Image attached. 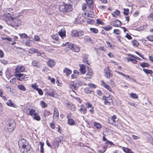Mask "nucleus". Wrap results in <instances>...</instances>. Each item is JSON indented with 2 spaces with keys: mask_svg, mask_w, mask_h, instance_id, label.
<instances>
[{
  "mask_svg": "<svg viewBox=\"0 0 153 153\" xmlns=\"http://www.w3.org/2000/svg\"><path fill=\"white\" fill-rule=\"evenodd\" d=\"M19 148L21 149V151L24 153H27L30 150V146L28 144V141L24 139H19L18 142Z\"/></svg>",
  "mask_w": 153,
  "mask_h": 153,
  "instance_id": "obj_1",
  "label": "nucleus"
},
{
  "mask_svg": "<svg viewBox=\"0 0 153 153\" xmlns=\"http://www.w3.org/2000/svg\"><path fill=\"white\" fill-rule=\"evenodd\" d=\"M25 70V68L22 65L18 66L15 69L14 73L15 76L18 77V80H23L26 75L21 73V72H23Z\"/></svg>",
  "mask_w": 153,
  "mask_h": 153,
  "instance_id": "obj_2",
  "label": "nucleus"
},
{
  "mask_svg": "<svg viewBox=\"0 0 153 153\" xmlns=\"http://www.w3.org/2000/svg\"><path fill=\"white\" fill-rule=\"evenodd\" d=\"M59 10L61 12L65 14L71 11L72 10V5L64 3L61 4L59 7Z\"/></svg>",
  "mask_w": 153,
  "mask_h": 153,
  "instance_id": "obj_3",
  "label": "nucleus"
},
{
  "mask_svg": "<svg viewBox=\"0 0 153 153\" xmlns=\"http://www.w3.org/2000/svg\"><path fill=\"white\" fill-rule=\"evenodd\" d=\"M16 124L13 120H9L6 123V127L8 132H12L15 129Z\"/></svg>",
  "mask_w": 153,
  "mask_h": 153,
  "instance_id": "obj_4",
  "label": "nucleus"
},
{
  "mask_svg": "<svg viewBox=\"0 0 153 153\" xmlns=\"http://www.w3.org/2000/svg\"><path fill=\"white\" fill-rule=\"evenodd\" d=\"M111 71L109 69V68H106L104 70L105 75L108 78H111L113 76V74L111 73Z\"/></svg>",
  "mask_w": 153,
  "mask_h": 153,
  "instance_id": "obj_5",
  "label": "nucleus"
},
{
  "mask_svg": "<svg viewBox=\"0 0 153 153\" xmlns=\"http://www.w3.org/2000/svg\"><path fill=\"white\" fill-rule=\"evenodd\" d=\"M6 23L8 25L13 27L14 18L10 16L7 17L5 19Z\"/></svg>",
  "mask_w": 153,
  "mask_h": 153,
  "instance_id": "obj_6",
  "label": "nucleus"
},
{
  "mask_svg": "<svg viewBox=\"0 0 153 153\" xmlns=\"http://www.w3.org/2000/svg\"><path fill=\"white\" fill-rule=\"evenodd\" d=\"M93 72L91 68H88L86 72V77L88 79H91L93 76Z\"/></svg>",
  "mask_w": 153,
  "mask_h": 153,
  "instance_id": "obj_7",
  "label": "nucleus"
},
{
  "mask_svg": "<svg viewBox=\"0 0 153 153\" xmlns=\"http://www.w3.org/2000/svg\"><path fill=\"white\" fill-rule=\"evenodd\" d=\"M79 111L84 114H85L87 112V109L85 105L83 104H81L80 105V108Z\"/></svg>",
  "mask_w": 153,
  "mask_h": 153,
  "instance_id": "obj_8",
  "label": "nucleus"
},
{
  "mask_svg": "<svg viewBox=\"0 0 153 153\" xmlns=\"http://www.w3.org/2000/svg\"><path fill=\"white\" fill-rule=\"evenodd\" d=\"M111 25L114 27H118L121 25V23L120 21L117 19L115 21L111 22Z\"/></svg>",
  "mask_w": 153,
  "mask_h": 153,
  "instance_id": "obj_9",
  "label": "nucleus"
},
{
  "mask_svg": "<svg viewBox=\"0 0 153 153\" xmlns=\"http://www.w3.org/2000/svg\"><path fill=\"white\" fill-rule=\"evenodd\" d=\"M55 64V62L53 59H49L47 62V65L51 68H53Z\"/></svg>",
  "mask_w": 153,
  "mask_h": 153,
  "instance_id": "obj_10",
  "label": "nucleus"
},
{
  "mask_svg": "<svg viewBox=\"0 0 153 153\" xmlns=\"http://www.w3.org/2000/svg\"><path fill=\"white\" fill-rule=\"evenodd\" d=\"M86 3L90 10L94 9V1L93 0H86Z\"/></svg>",
  "mask_w": 153,
  "mask_h": 153,
  "instance_id": "obj_11",
  "label": "nucleus"
},
{
  "mask_svg": "<svg viewBox=\"0 0 153 153\" xmlns=\"http://www.w3.org/2000/svg\"><path fill=\"white\" fill-rule=\"evenodd\" d=\"M67 107L72 111H75L76 110L75 105L71 103H68L67 104Z\"/></svg>",
  "mask_w": 153,
  "mask_h": 153,
  "instance_id": "obj_12",
  "label": "nucleus"
},
{
  "mask_svg": "<svg viewBox=\"0 0 153 153\" xmlns=\"http://www.w3.org/2000/svg\"><path fill=\"white\" fill-rule=\"evenodd\" d=\"M101 82L102 83L101 85L102 86H104L110 92H112L111 87L108 85L103 80L101 81Z\"/></svg>",
  "mask_w": 153,
  "mask_h": 153,
  "instance_id": "obj_13",
  "label": "nucleus"
},
{
  "mask_svg": "<svg viewBox=\"0 0 153 153\" xmlns=\"http://www.w3.org/2000/svg\"><path fill=\"white\" fill-rule=\"evenodd\" d=\"M13 23V26H18L21 25V21L19 19L14 18Z\"/></svg>",
  "mask_w": 153,
  "mask_h": 153,
  "instance_id": "obj_14",
  "label": "nucleus"
},
{
  "mask_svg": "<svg viewBox=\"0 0 153 153\" xmlns=\"http://www.w3.org/2000/svg\"><path fill=\"white\" fill-rule=\"evenodd\" d=\"M13 49L14 50L16 51L18 53H22L23 51H24V50L23 48L17 47L16 46H14L12 47Z\"/></svg>",
  "mask_w": 153,
  "mask_h": 153,
  "instance_id": "obj_15",
  "label": "nucleus"
},
{
  "mask_svg": "<svg viewBox=\"0 0 153 153\" xmlns=\"http://www.w3.org/2000/svg\"><path fill=\"white\" fill-rule=\"evenodd\" d=\"M74 45V44L68 42H66L65 44H63L62 45V46L64 47L65 46H67L69 49L72 50Z\"/></svg>",
  "mask_w": 153,
  "mask_h": 153,
  "instance_id": "obj_16",
  "label": "nucleus"
},
{
  "mask_svg": "<svg viewBox=\"0 0 153 153\" xmlns=\"http://www.w3.org/2000/svg\"><path fill=\"white\" fill-rule=\"evenodd\" d=\"M54 110L53 118L54 119H56L59 117V112L57 108L56 107L54 108Z\"/></svg>",
  "mask_w": 153,
  "mask_h": 153,
  "instance_id": "obj_17",
  "label": "nucleus"
},
{
  "mask_svg": "<svg viewBox=\"0 0 153 153\" xmlns=\"http://www.w3.org/2000/svg\"><path fill=\"white\" fill-rule=\"evenodd\" d=\"M110 95H109L108 97H103L102 100L105 101L104 104L105 105L107 104V103H110V102L108 101L110 100H112L111 98H110Z\"/></svg>",
  "mask_w": 153,
  "mask_h": 153,
  "instance_id": "obj_18",
  "label": "nucleus"
},
{
  "mask_svg": "<svg viewBox=\"0 0 153 153\" xmlns=\"http://www.w3.org/2000/svg\"><path fill=\"white\" fill-rule=\"evenodd\" d=\"M80 68L79 70L82 74H85L86 71V69L85 66L83 64L80 65Z\"/></svg>",
  "mask_w": 153,
  "mask_h": 153,
  "instance_id": "obj_19",
  "label": "nucleus"
},
{
  "mask_svg": "<svg viewBox=\"0 0 153 153\" xmlns=\"http://www.w3.org/2000/svg\"><path fill=\"white\" fill-rule=\"evenodd\" d=\"M117 118L116 115H114L111 117L110 120H109V123L111 124H113L114 123H115V119Z\"/></svg>",
  "mask_w": 153,
  "mask_h": 153,
  "instance_id": "obj_20",
  "label": "nucleus"
},
{
  "mask_svg": "<svg viewBox=\"0 0 153 153\" xmlns=\"http://www.w3.org/2000/svg\"><path fill=\"white\" fill-rule=\"evenodd\" d=\"M6 104L8 106H9L13 107L15 108H16L17 106L16 105L13 104V103L12 102V101L10 99L8 100Z\"/></svg>",
  "mask_w": 153,
  "mask_h": 153,
  "instance_id": "obj_21",
  "label": "nucleus"
},
{
  "mask_svg": "<svg viewBox=\"0 0 153 153\" xmlns=\"http://www.w3.org/2000/svg\"><path fill=\"white\" fill-rule=\"evenodd\" d=\"M47 90H48V93L50 96L52 97L54 96V92L53 89H52L50 88H48L47 89Z\"/></svg>",
  "mask_w": 153,
  "mask_h": 153,
  "instance_id": "obj_22",
  "label": "nucleus"
},
{
  "mask_svg": "<svg viewBox=\"0 0 153 153\" xmlns=\"http://www.w3.org/2000/svg\"><path fill=\"white\" fill-rule=\"evenodd\" d=\"M61 142L60 140L58 141L56 140H55L53 141V147L55 148H57L59 146V142Z\"/></svg>",
  "mask_w": 153,
  "mask_h": 153,
  "instance_id": "obj_23",
  "label": "nucleus"
},
{
  "mask_svg": "<svg viewBox=\"0 0 153 153\" xmlns=\"http://www.w3.org/2000/svg\"><path fill=\"white\" fill-rule=\"evenodd\" d=\"M63 72L66 74L67 76H68L71 73V71L67 68H65L63 70Z\"/></svg>",
  "mask_w": 153,
  "mask_h": 153,
  "instance_id": "obj_24",
  "label": "nucleus"
},
{
  "mask_svg": "<svg viewBox=\"0 0 153 153\" xmlns=\"http://www.w3.org/2000/svg\"><path fill=\"white\" fill-rule=\"evenodd\" d=\"M120 14V11L117 10L114 13H112L113 16L117 18V16H119Z\"/></svg>",
  "mask_w": 153,
  "mask_h": 153,
  "instance_id": "obj_25",
  "label": "nucleus"
},
{
  "mask_svg": "<svg viewBox=\"0 0 153 153\" xmlns=\"http://www.w3.org/2000/svg\"><path fill=\"white\" fill-rule=\"evenodd\" d=\"M35 110L33 109H31L29 112L28 114L31 115L32 117L36 114Z\"/></svg>",
  "mask_w": 153,
  "mask_h": 153,
  "instance_id": "obj_26",
  "label": "nucleus"
},
{
  "mask_svg": "<svg viewBox=\"0 0 153 153\" xmlns=\"http://www.w3.org/2000/svg\"><path fill=\"white\" fill-rule=\"evenodd\" d=\"M72 50L75 52H78L80 51V48L76 45H74Z\"/></svg>",
  "mask_w": 153,
  "mask_h": 153,
  "instance_id": "obj_27",
  "label": "nucleus"
},
{
  "mask_svg": "<svg viewBox=\"0 0 153 153\" xmlns=\"http://www.w3.org/2000/svg\"><path fill=\"white\" fill-rule=\"evenodd\" d=\"M67 123L68 125L71 126L74 125L76 123L74 120L72 119L68 120Z\"/></svg>",
  "mask_w": 153,
  "mask_h": 153,
  "instance_id": "obj_28",
  "label": "nucleus"
},
{
  "mask_svg": "<svg viewBox=\"0 0 153 153\" xmlns=\"http://www.w3.org/2000/svg\"><path fill=\"white\" fill-rule=\"evenodd\" d=\"M123 150L126 153H134L130 149L128 148L123 147Z\"/></svg>",
  "mask_w": 153,
  "mask_h": 153,
  "instance_id": "obj_29",
  "label": "nucleus"
},
{
  "mask_svg": "<svg viewBox=\"0 0 153 153\" xmlns=\"http://www.w3.org/2000/svg\"><path fill=\"white\" fill-rule=\"evenodd\" d=\"M59 35L62 38L63 36H65V32L64 30H61L59 32Z\"/></svg>",
  "mask_w": 153,
  "mask_h": 153,
  "instance_id": "obj_30",
  "label": "nucleus"
},
{
  "mask_svg": "<svg viewBox=\"0 0 153 153\" xmlns=\"http://www.w3.org/2000/svg\"><path fill=\"white\" fill-rule=\"evenodd\" d=\"M19 36L21 39H26L27 38H28L29 39H30V37L28 36L25 33L20 34H19Z\"/></svg>",
  "mask_w": 153,
  "mask_h": 153,
  "instance_id": "obj_31",
  "label": "nucleus"
},
{
  "mask_svg": "<svg viewBox=\"0 0 153 153\" xmlns=\"http://www.w3.org/2000/svg\"><path fill=\"white\" fill-rule=\"evenodd\" d=\"M32 64L33 66H36L38 67H39L40 66V63L36 61H33L32 62Z\"/></svg>",
  "mask_w": 153,
  "mask_h": 153,
  "instance_id": "obj_32",
  "label": "nucleus"
},
{
  "mask_svg": "<svg viewBox=\"0 0 153 153\" xmlns=\"http://www.w3.org/2000/svg\"><path fill=\"white\" fill-rule=\"evenodd\" d=\"M71 35L72 36L76 37L78 36V31L76 30H73L71 31Z\"/></svg>",
  "mask_w": 153,
  "mask_h": 153,
  "instance_id": "obj_33",
  "label": "nucleus"
},
{
  "mask_svg": "<svg viewBox=\"0 0 153 153\" xmlns=\"http://www.w3.org/2000/svg\"><path fill=\"white\" fill-rule=\"evenodd\" d=\"M105 144L106 145V146H107V147L108 146L109 147H110L112 145H114V144L112 142L108 140H107Z\"/></svg>",
  "mask_w": 153,
  "mask_h": 153,
  "instance_id": "obj_34",
  "label": "nucleus"
},
{
  "mask_svg": "<svg viewBox=\"0 0 153 153\" xmlns=\"http://www.w3.org/2000/svg\"><path fill=\"white\" fill-rule=\"evenodd\" d=\"M33 119L37 121H39L40 120V117L39 115L37 113L32 117Z\"/></svg>",
  "mask_w": 153,
  "mask_h": 153,
  "instance_id": "obj_35",
  "label": "nucleus"
},
{
  "mask_svg": "<svg viewBox=\"0 0 153 153\" xmlns=\"http://www.w3.org/2000/svg\"><path fill=\"white\" fill-rule=\"evenodd\" d=\"M18 88L23 91H25L26 90V88L23 85H19L18 86Z\"/></svg>",
  "mask_w": 153,
  "mask_h": 153,
  "instance_id": "obj_36",
  "label": "nucleus"
},
{
  "mask_svg": "<svg viewBox=\"0 0 153 153\" xmlns=\"http://www.w3.org/2000/svg\"><path fill=\"white\" fill-rule=\"evenodd\" d=\"M94 126L97 129L100 128L102 127V126L100 123L96 122L94 123Z\"/></svg>",
  "mask_w": 153,
  "mask_h": 153,
  "instance_id": "obj_37",
  "label": "nucleus"
},
{
  "mask_svg": "<svg viewBox=\"0 0 153 153\" xmlns=\"http://www.w3.org/2000/svg\"><path fill=\"white\" fill-rule=\"evenodd\" d=\"M143 71L147 74H152L153 73V72L150 70H148L144 68L143 69Z\"/></svg>",
  "mask_w": 153,
  "mask_h": 153,
  "instance_id": "obj_38",
  "label": "nucleus"
},
{
  "mask_svg": "<svg viewBox=\"0 0 153 153\" xmlns=\"http://www.w3.org/2000/svg\"><path fill=\"white\" fill-rule=\"evenodd\" d=\"M130 97L133 99H137L138 97V95L136 94L131 93L130 94Z\"/></svg>",
  "mask_w": 153,
  "mask_h": 153,
  "instance_id": "obj_39",
  "label": "nucleus"
},
{
  "mask_svg": "<svg viewBox=\"0 0 153 153\" xmlns=\"http://www.w3.org/2000/svg\"><path fill=\"white\" fill-rule=\"evenodd\" d=\"M131 43L133 45L134 47H137L138 46L139 43L137 41L135 40H133L131 42Z\"/></svg>",
  "mask_w": 153,
  "mask_h": 153,
  "instance_id": "obj_40",
  "label": "nucleus"
},
{
  "mask_svg": "<svg viewBox=\"0 0 153 153\" xmlns=\"http://www.w3.org/2000/svg\"><path fill=\"white\" fill-rule=\"evenodd\" d=\"M140 66L143 68L147 67L149 66V64L147 63L143 62L140 63Z\"/></svg>",
  "mask_w": 153,
  "mask_h": 153,
  "instance_id": "obj_41",
  "label": "nucleus"
},
{
  "mask_svg": "<svg viewBox=\"0 0 153 153\" xmlns=\"http://www.w3.org/2000/svg\"><path fill=\"white\" fill-rule=\"evenodd\" d=\"M51 114L50 112L47 110H45L44 112V115L45 117L49 116Z\"/></svg>",
  "mask_w": 153,
  "mask_h": 153,
  "instance_id": "obj_42",
  "label": "nucleus"
},
{
  "mask_svg": "<svg viewBox=\"0 0 153 153\" xmlns=\"http://www.w3.org/2000/svg\"><path fill=\"white\" fill-rule=\"evenodd\" d=\"M39 143L40 144V152L41 153H44L43 146L44 145V143H42L41 142H40Z\"/></svg>",
  "mask_w": 153,
  "mask_h": 153,
  "instance_id": "obj_43",
  "label": "nucleus"
},
{
  "mask_svg": "<svg viewBox=\"0 0 153 153\" xmlns=\"http://www.w3.org/2000/svg\"><path fill=\"white\" fill-rule=\"evenodd\" d=\"M40 104L42 108H45L47 106V104L43 101H41Z\"/></svg>",
  "mask_w": 153,
  "mask_h": 153,
  "instance_id": "obj_44",
  "label": "nucleus"
},
{
  "mask_svg": "<svg viewBox=\"0 0 153 153\" xmlns=\"http://www.w3.org/2000/svg\"><path fill=\"white\" fill-rule=\"evenodd\" d=\"M90 30L91 32L94 33H97L98 32V30L95 28H91Z\"/></svg>",
  "mask_w": 153,
  "mask_h": 153,
  "instance_id": "obj_45",
  "label": "nucleus"
},
{
  "mask_svg": "<svg viewBox=\"0 0 153 153\" xmlns=\"http://www.w3.org/2000/svg\"><path fill=\"white\" fill-rule=\"evenodd\" d=\"M108 148V147L107 146H104L103 147V149L99 150L98 152L100 153H103L105 152L106 150Z\"/></svg>",
  "mask_w": 153,
  "mask_h": 153,
  "instance_id": "obj_46",
  "label": "nucleus"
},
{
  "mask_svg": "<svg viewBox=\"0 0 153 153\" xmlns=\"http://www.w3.org/2000/svg\"><path fill=\"white\" fill-rule=\"evenodd\" d=\"M70 87L72 90H77L78 88V87L77 86H76L74 84L71 85Z\"/></svg>",
  "mask_w": 153,
  "mask_h": 153,
  "instance_id": "obj_47",
  "label": "nucleus"
},
{
  "mask_svg": "<svg viewBox=\"0 0 153 153\" xmlns=\"http://www.w3.org/2000/svg\"><path fill=\"white\" fill-rule=\"evenodd\" d=\"M103 28L106 30L108 31L111 30L112 28L111 26H110L109 25L108 26H105L103 27Z\"/></svg>",
  "mask_w": 153,
  "mask_h": 153,
  "instance_id": "obj_48",
  "label": "nucleus"
},
{
  "mask_svg": "<svg viewBox=\"0 0 153 153\" xmlns=\"http://www.w3.org/2000/svg\"><path fill=\"white\" fill-rule=\"evenodd\" d=\"M127 59L128 62L131 61L134 64L137 63V61L136 60L134 59L128 58H127Z\"/></svg>",
  "mask_w": 153,
  "mask_h": 153,
  "instance_id": "obj_49",
  "label": "nucleus"
},
{
  "mask_svg": "<svg viewBox=\"0 0 153 153\" xmlns=\"http://www.w3.org/2000/svg\"><path fill=\"white\" fill-rule=\"evenodd\" d=\"M123 14L126 15H128L129 13V10L128 9L124 8L123 9Z\"/></svg>",
  "mask_w": 153,
  "mask_h": 153,
  "instance_id": "obj_50",
  "label": "nucleus"
},
{
  "mask_svg": "<svg viewBox=\"0 0 153 153\" xmlns=\"http://www.w3.org/2000/svg\"><path fill=\"white\" fill-rule=\"evenodd\" d=\"M85 92L88 94H90L91 92V89L89 88H86L85 89Z\"/></svg>",
  "mask_w": 153,
  "mask_h": 153,
  "instance_id": "obj_51",
  "label": "nucleus"
},
{
  "mask_svg": "<svg viewBox=\"0 0 153 153\" xmlns=\"http://www.w3.org/2000/svg\"><path fill=\"white\" fill-rule=\"evenodd\" d=\"M87 16L88 17L92 18L94 17V15L91 11H88V13Z\"/></svg>",
  "mask_w": 153,
  "mask_h": 153,
  "instance_id": "obj_52",
  "label": "nucleus"
},
{
  "mask_svg": "<svg viewBox=\"0 0 153 153\" xmlns=\"http://www.w3.org/2000/svg\"><path fill=\"white\" fill-rule=\"evenodd\" d=\"M31 87L33 89L36 90V91L39 88H38V86L36 85V83L32 85H31Z\"/></svg>",
  "mask_w": 153,
  "mask_h": 153,
  "instance_id": "obj_53",
  "label": "nucleus"
},
{
  "mask_svg": "<svg viewBox=\"0 0 153 153\" xmlns=\"http://www.w3.org/2000/svg\"><path fill=\"white\" fill-rule=\"evenodd\" d=\"M114 33L116 34L119 35L120 33L121 32L119 29H115L114 30Z\"/></svg>",
  "mask_w": 153,
  "mask_h": 153,
  "instance_id": "obj_54",
  "label": "nucleus"
},
{
  "mask_svg": "<svg viewBox=\"0 0 153 153\" xmlns=\"http://www.w3.org/2000/svg\"><path fill=\"white\" fill-rule=\"evenodd\" d=\"M146 38L148 40L151 42H153V36L151 35L147 36Z\"/></svg>",
  "mask_w": 153,
  "mask_h": 153,
  "instance_id": "obj_55",
  "label": "nucleus"
},
{
  "mask_svg": "<svg viewBox=\"0 0 153 153\" xmlns=\"http://www.w3.org/2000/svg\"><path fill=\"white\" fill-rule=\"evenodd\" d=\"M97 23L98 24H100V25H103L104 24V22H102L101 21V20L100 19H97Z\"/></svg>",
  "mask_w": 153,
  "mask_h": 153,
  "instance_id": "obj_56",
  "label": "nucleus"
},
{
  "mask_svg": "<svg viewBox=\"0 0 153 153\" xmlns=\"http://www.w3.org/2000/svg\"><path fill=\"white\" fill-rule=\"evenodd\" d=\"M88 86H89L90 87L93 88H95L96 87V85L92 83H89L88 84Z\"/></svg>",
  "mask_w": 153,
  "mask_h": 153,
  "instance_id": "obj_57",
  "label": "nucleus"
},
{
  "mask_svg": "<svg viewBox=\"0 0 153 153\" xmlns=\"http://www.w3.org/2000/svg\"><path fill=\"white\" fill-rule=\"evenodd\" d=\"M128 104L131 105L132 106L135 107H137V104H136L135 103L133 102H129L128 103Z\"/></svg>",
  "mask_w": 153,
  "mask_h": 153,
  "instance_id": "obj_58",
  "label": "nucleus"
},
{
  "mask_svg": "<svg viewBox=\"0 0 153 153\" xmlns=\"http://www.w3.org/2000/svg\"><path fill=\"white\" fill-rule=\"evenodd\" d=\"M85 104L87 105V108H92V107H93L92 105L89 102H86Z\"/></svg>",
  "mask_w": 153,
  "mask_h": 153,
  "instance_id": "obj_59",
  "label": "nucleus"
},
{
  "mask_svg": "<svg viewBox=\"0 0 153 153\" xmlns=\"http://www.w3.org/2000/svg\"><path fill=\"white\" fill-rule=\"evenodd\" d=\"M30 52H31V53H35L36 52H37V49H34V48H31L30 50Z\"/></svg>",
  "mask_w": 153,
  "mask_h": 153,
  "instance_id": "obj_60",
  "label": "nucleus"
},
{
  "mask_svg": "<svg viewBox=\"0 0 153 153\" xmlns=\"http://www.w3.org/2000/svg\"><path fill=\"white\" fill-rule=\"evenodd\" d=\"M78 84L80 85H86V84L82 81H78Z\"/></svg>",
  "mask_w": 153,
  "mask_h": 153,
  "instance_id": "obj_61",
  "label": "nucleus"
},
{
  "mask_svg": "<svg viewBox=\"0 0 153 153\" xmlns=\"http://www.w3.org/2000/svg\"><path fill=\"white\" fill-rule=\"evenodd\" d=\"M84 34V32L82 31H80L79 32L78 31V36L79 37L83 35Z\"/></svg>",
  "mask_w": 153,
  "mask_h": 153,
  "instance_id": "obj_62",
  "label": "nucleus"
},
{
  "mask_svg": "<svg viewBox=\"0 0 153 153\" xmlns=\"http://www.w3.org/2000/svg\"><path fill=\"white\" fill-rule=\"evenodd\" d=\"M88 23L92 24L94 23V21L92 19H88L87 21Z\"/></svg>",
  "mask_w": 153,
  "mask_h": 153,
  "instance_id": "obj_63",
  "label": "nucleus"
},
{
  "mask_svg": "<svg viewBox=\"0 0 153 153\" xmlns=\"http://www.w3.org/2000/svg\"><path fill=\"white\" fill-rule=\"evenodd\" d=\"M37 91L38 93H39V94L40 95H43V92L42 91V90L40 88L38 89Z\"/></svg>",
  "mask_w": 153,
  "mask_h": 153,
  "instance_id": "obj_64",
  "label": "nucleus"
}]
</instances>
